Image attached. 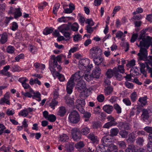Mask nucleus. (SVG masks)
I'll use <instances>...</instances> for the list:
<instances>
[{"label": "nucleus", "instance_id": "1", "mask_svg": "<svg viewBox=\"0 0 152 152\" xmlns=\"http://www.w3.org/2000/svg\"><path fill=\"white\" fill-rule=\"evenodd\" d=\"M148 30V28H145L142 30L140 32V34L138 38L139 40L142 39V41L140 42V46L148 48L151 43L152 38L147 36L145 38V34Z\"/></svg>", "mask_w": 152, "mask_h": 152}, {"label": "nucleus", "instance_id": "2", "mask_svg": "<svg viewBox=\"0 0 152 152\" xmlns=\"http://www.w3.org/2000/svg\"><path fill=\"white\" fill-rule=\"evenodd\" d=\"M102 141V144L100 145L98 147L96 148L102 149L103 148L106 147H110L112 146H116V145L112 144V140L110 138H109V136H106L103 137Z\"/></svg>", "mask_w": 152, "mask_h": 152}, {"label": "nucleus", "instance_id": "3", "mask_svg": "<svg viewBox=\"0 0 152 152\" xmlns=\"http://www.w3.org/2000/svg\"><path fill=\"white\" fill-rule=\"evenodd\" d=\"M68 119L69 121L72 124H77L80 120V117L78 113L76 110L72 111L69 114Z\"/></svg>", "mask_w": 152, "mask_h": 152}, {"label": "nucleus", "instance_id": "4", "mask_svg": "<svg viewBox=\"0 0 152 152\" xmlns=\"http://www.w3.org/2000/svg\"><path fill=\"white\" fill-rule=\"evenodd\" d=\"M85 99L80 98L77 99L76 102V107L81 113H84L85 110L83 107L86 104Z\"/></svg>", "mask_w": 152, "mask_h": 152}, {"label": "nucleus", "instance_id": "5", "mask_svg": "<svg viewBox=\"0 0 152 152\" xmlns=\"http://www.w3.org/2000/svg\"><path fill=\"white\" fill-rule=\"evenodd\" d=\"M102 149L96 148V152H118V149L117 146H112L110 147H106ZM119 152H124L122 150L119 151Z\"/></svg>", "mask_w": 152, "mask_h": 152}, {"label": "nucleus", "instance_id": "6", "mask_svg": "<svg viewBox=\"0 0 152 152\" xmlns=\"http://www.w3.org/2000/svg\"><path fill=\"white\" fill-rule=\"evenodd\" d=\"M84 71H79L72 75L70 78L75 82H78L81 80L84 76Z\"/></svg>", "mask_w": 152, "mask_h": 152}, {"label": "nucleus", "instance_id": "7", "mask_svg": "<svg viewBox=\"0 0 152 152\" xmlns=\"http://www.w3.org/2000/svg\"><path fill=\"white\" fill-rule=\"evenodd\" d=\"M90 53L92 57H96L101 55L102 50L98 47H93L90 50Z\"/></svg>", "mask_w": 152, "mask_h": 152}, {"label": "nucleus", "instance_id": "8", "mask_svg": "<svg viewBox=\"0 0 152 152\" xmlns=\"http://www.w3.org/2000/svg\"><path fill=\"white\" fill-rule=\"evenodd\" d=\"M9 13L10 14H13L14 18L15 19L20 17L22 15L20 8H16L11 7L10 8V10Z\"/></svg>", "mask_w": 152, "mask_h": 152}, {"label": "nucleus", "instance_id": "9", "mask_svg": "<svg viewBox=\"0 0 152 152\" xmlns=\"http://www.w3.org/2000/svg\"><path fill=\"white\" fill-rule=\"evenodd\" d=\"M90 60L87 58L82 59L79 61V67L80 69L83 70L86 69L89 63Z\"/></svg>", "mask_w": 152, "mask_h": 152}, {"label": "nucleus", "instance_id": "10", "mask_svg": "<svg viewBox=\"0 0 152 152\" xmlns=\"http://www.w3.org/2000/svg\"><path fill=\"white\" fill-rule=\"evenodd\" d=\"M75 82L70 78L66 84V91L68 94H70L72 91V89L75 85Z\"/></svg>", "mask_w": 152, "mask_h": 152}, {"label": "nucleus", "instance_id": "11", "mask_svg": "<svg viewBox=\"0 0 152 152\" xmlns=\"http://www.w3.org/2000/svg\"><path fill=\"white\" fill-rule=\"evenodd\" d=\"M72 138L75 141H77L81 138V135L79 133L77 129L74 128L71 130Z\"/></svg>", "mask_w": 152, "mask_h": 152}, {"label": "nucleus", "instance_id": "12", "mask_svg": "<svg viewBox=\"0 0 152 152\" xmlns=\"http://www.w3.org/2000/svg\"><path fill=\"white\" fill-rule=\"evenodd\" d=\"M140 52L138 54V56H139L140 60L145 59L147 56V50L142 47L140 49Z\"/></svg>", "mask_w": 152, "mask_h": 152}, {"label": "nucleus", "instance_id": "13", "mask_svg": "<svg viewBox=\"0 0 152 152\" xmlns=\"http://www.w3.org/2000/svg\"><path fill=\"white\" fill-rule=\"evenodd\" d=\"M63 56L65 57V56H64L62 54L59 55L56 57H55L54 55L51 56V58L53 60V66H57V62L59 63H61V58Z\"/></svg>", "mask_w": 152, "mask_h": 152}, {"label": "nucleus", "instance_id": "14", "mask_svg": "<svg viewBox=\"0 0 152 152\" xmlns=\"http://www.w3.org/2000/svg\"><path fill=\"white\" fill-rule=\"evenodd\" d=\"M82 91L79 95L80 98L85 99L90 95V91L86 88L83 89Z\"/></svg>", "mask_w": 152, "mask_h": 152}, {"label": "nucleus", "instance_id": "15", "mask_svg": "<svg viewBox=\"0 0 152 152\" xmlns=\"http://www.w3.org/2000/svg\"><path fill=\"white\" fill-rule=\"evenodd\" d=\"M117 126L120 130H129L130 129L129 124L126 122H120L118 123Z\"/></svg>", "mask_w": 152, "mask_h": 152}, {"label": "nucleus", "instance_id": "16", "mask_svg": "<svg viewBox=\"0 0 152 152\" xmlns=\"http://www.w3.org/2000/svg\"><path fill=\"white\" fill-rule=\"evenodd\" d=\"M9 97V94L6 93L4 95V97L0 99V104H3L4 103H6L7 104L10 105V103L8 100Z\"/></svg>", "mask_w": 152, "mask_h": 152}, {"label": "nucleus", "instance_id": "17", "mask_svg": "<svg viewBox=\"0 0 152 152\" xmlns=\"http://www.w3.org/2000/svg\"><path fill=\"white\" fill-rule=\"evenodd\" d=\"M101 69L98 66L96 67L94 70L93 71L92 73L94 78H98L101 74Z\"/></svg>", "mask_w": 152, "mask_h": 152}, {"label": "nucleus", "instance_id": "18", "mask_svg": "<svg viewBox=\"0 0 152 152\" xmlns=\"http://www.w3.org/2000/svg\"><path fill=\"white\" fill-rule=\"evenodd\" d=\"M76 88L78 91L82 90L86 88V84L83 81H79L77 84Z\"/></svg>", "mask_w": 152, "mask_h": 152}, {"label": "nucleus", "instance_id": "19", "mask_svg": "<svg viewBox=\"0 0 152 152\" xmlns=\"http://www.w3.org/2000/svg\"><path fill=\"white\" fill-rule=\"evenodd\" d=\"M84 74L83 77L87 81H89L92 80L94 78L92 74H91L89 71H87L85 72L84 71Z\"/></svg>", "mask_w": 152, "mask_h": 152}, {"label": "nucleus", "instance_id": "20", "mask_svg": "<svg viewBox=\"0 0 152 152\" xmlns=\"http://www.w3.org/2000/svg\"><path fill=\"white\" fill-rule=\"evenodd\" d=\"M104 110L108 114H110L113 111V107L110 105H106L103 107Z\"/></svg>", "mask_w": 152, "mask_h": 152}, {"label": "nucleus", "instance_id": "21", "mask_svg": "<svg viewBox=\"0 0 152 152\" xmlns=\"http://www.w3.org/2000/svg\"><path fill=\"white\" fill-rule=\"evenodd\" d=\"M58 29L61 32L63 33L68 31L69 28L67 25L64 24L58 27Z\"/></svg>", "mask_w": 152, "mask_h": 152}, {"label": "nucleus", "instance_id": "22", "mask_svg": "<svg viewBox=\"0 0 152 152\" xmlns=\"http://www.w3.org/2000/svg\"><path fill=\"white\" fill-rule=\"evenodd\" d=\"M66 110L65 107L62 106L59 107V110L57 113V115L61 116H63L65 115Z\"/></svg>", "mask_w": 152, "mask_h": 152}, {"label": "nucleus", "instance_id": "23", "mask_svg": "<svg viewBox=\"0 0 152 152\" xmlns=\"http://www.w3.org/2000/svg\"><path fill=\"white\" fill-rule=\"evenodd\" d=\"M137 151L138 149L136 148L135 146L133 145H128L125 150L126 152H136Z\"/></svg>", "mask_w": 152, "mask_h": 152}, {"label": "nucleus", "instance_id": "24", "mask_svg": "<svg viewBox=\"0 0 152 152\" xmlns=\"http://www.w3.org/2000/svg\"><path fill=\"white\" fill-rule=\"evenodd\" d=\"M93 61L96 65H99L101 64L103 61V59L98 56L94 57Z\"/></svg>", "mask_w": 152, "mask_h": 152}, {"label": "nucleus", "instance_id": "25", "mask_svg": "<svg viewBox=\"0 0 152 152\" xmlns=\"http://www.w3.org/2000/svg\"><path fill=\"white\" fill-rule=\"evenodd\" d=\"M114 71H115L116 72H120L122 74L124 73L125 72L124 65H118L117 67H115L114 68Z\"/></svg>", "mask_w": 152, "mask_h": 152}, {"label": "nucleus", "instance_id": "26", "mask_svg": "<svg viewBox=\"0 0 152 152\" xmlns=\"http://www.w3.org/2000/svg\"><path fill=\"white\" fill-rule=\"evenodd\" d=\"M115 71H114V68L112 70L111 69H108L106 75L107 78H110L113 75H114Z\"/></svg>", "mask_w": 152, "mask_h": 152}, {"label": "nucleus", "instance_id": "27", "mask_svg": "<svg viewBox=\"0 0 152 152\" xmlns=\"http://www.w3.org/2000/svg\"><path fill=\"white\" fill-rule=\"evenodd\" d=\"M90 132V129L88 127L86 126L81 129L80 133L83 135H87Z\"/></svg>", "mask_w": 152, "mask_h": 152}, {"label": "nucleus", "instance_id": "28", "mask_svg": "<svg viewBox=\"0 0 152 152\" xmlns=\"http://www.w3.org/2000/svg\"><path fill=\"white\" fill-rule=\"evenodd\" d=\"M65 147L67 152H71L73 150V146L72 143L68 142L66 144Z\"/></svg>", "mask_w": 152, "mask_h": 152}, {"label": "nucleus", "instance_id": "29", "mask_svg": "<svg viewBox=\"0 0 152 152\" xmlns=\"http://www.w3.org/2000/svg\"><path fill=\"white\" fill-rule=\"evenodd\" d=\"M29 84L31 85H33L34 84H37L39 85H40L41 84V82L38 79V78H36L33 79L31 78L29 80Z\"/></svg>", "mask_w": 152, "mask_h": 152}, {"label": "nucleus", "instance_id": "30", "mask_svg": "<svg viewBox=\"0 0 152 152\" xmlns=\"http://www.w3.org/2000/svg\"><path fill=\"white\" fill-rule=\"evenodd\" d=\"M7 40V34L5 33L2 34L0 40V42L2 44L5 43Z\"/></svg>", "mask_w": 152, "mask_h": 152}, {"label": "nucleus", "instance_id": "31", "mask_svg": "<svg viewBox=\"0 0 152 152\" xmlns=\"http://www.w3.org/2000/svg\"><path fill=\"white\" fill-rule=\"evenodd\" d=\"M75 9L74 6L72 4L69 5V8L64 9L65 12L66 13H70L72 12V11Z\"/></svg>", "mask_w": 152, "mask_h": 152}, {"label": "nucleus", "instance_id": "32", "mask_svg": "<svg viewBox=\"0 0 152 152\" xmlns=\"http://www.w3.org/2000/svg\"><path fill=\"white\" fill-rule=\"evenodd\" d=\"M59 140L61 142H64L69 139V137L65 134H62L59 135Z\"/></svg>", "mask_w": 152, "mask_h": 152}, {"label": "nucleus", "instance_id": "33", "mask_svg": "<svg viewBox=\"0 0 152 152\" xmlns=\"http://www.w3.org/2000/svg\"><path fill=\"white\" fill-rule=\"evenodd\" d=\"M113 88L111 86L105 87L104 89V92L105 95H107L110 94L113 91Z\"/></svg>", "mask_w": 152, "mask_h": 152}, {"label": "nucleus", "instance_id": "34", "mask_svg": "<svg viewBox=\"0 0 152 152\" xmlns=\"http://www.w3.org/2000/svg\"><path fill=\"white\" fill-rule=\"evenodd\" d=\"M119 132V129L117 128L112 129L110 130V135L112 137L116 136Z\"/></svg>", "mask_w": 152, "mask_h": 152}, {"label": "nucleus", "instance_id": "35", "mask_svg": "<svg viewBox=\"0 0 152 152\" xmlns=\"http://www.w3.org/2000/svg\"><path fill=\"white\" fill-rule=\"evenodd\" d=\"M71 19V18L69 17H62L58 19V21L59 22H66Z\"/></svg>", "mask_w": 152, "mask_h": 152}, {"label": "nucleus", "instance_id": "36", "mask_svg": "<svg viewBox=\"0 0 152 152\" xmlns=\"http://www.w3.org/2000/svg\"><path fill=\"white\" fill-rule=\"evenodd\" d=\"M141 117L144 120L147 119L149 118V114L148 111L144 109L142 110Z\"/></svg>", "mask_w": 152, "mask_h": 152}, {"label": "nucleus", "instance_id": "37", "mask_svg": "<svg viewBox=\"0 0 152 152\" xmlns=\"http://www.w3.org/2000/svg\"><path fill=\"white\" fill-rule=\"evenodd\" d=\"M26 109L21 110L18 113L19 116H21L23 117H26L28 114V112H27Z\"/></svg>", "mask_w": 152, "mask_h": 152}, {"label": "nucleus", "instance_id": "38", "mask_svg": "<svg viewBox=\"0 0 152 152\" xmlns=\"http://www.w3.org/2000/svg\"><path fill=\"white\" fill-rule=\"evenodd\" d=\"M65 99L66 100V102L67 104L71 105L74 104V101L73 100L70 98L69 96H66L65 97Z\"/></svg>", "mask_w": 152, "mask_h": 152}, {"label": "nucleus", "instance_id": "39", "mask_svg": "<svg viewBox=\"0 0 152 152\" xmlns=\"http://www.w3.org/2000/svg\"><path fill=\"white\" fill-rule=\"evenodd\" d=\"M119 134L122 138H126L128 135V132L125 130H122L120 132Z\"/></svg>", "mask_w": 152, "mask_h": 152}, {"label": "nucleus", "instance_id": "40", "mask_svg": "<svg viewBox=\"0 0 152 152\" xmlns=\"http://www.w3.org/2000/svg\"><path fill=\"white\" fill-rule=\"evenodd\" d=\"M58 103V102L56 101V100L53 99L51 102L49 104V106L51 108L53 109H54L55 106L57 105Z\"/></svg>", "mask_w": 152, "mask_h": 152}, {"label": "nucleus", "instance_id": "41", "mask_svg": "<svg viewBox=\"0 0 152 152\" xmlns=\"http://www.w3.org/2000/svg\"><path fill=\"white\" fill-rule=\"evenodd\" d=\"M33 94L34 95L32 96L33 99H35V98H38L37 100L39 102L41 100V99L40 98L41 94L39 92H33Z\"/></svg>", "mask_w": 152, "mask_h": 152}, {"label": "nucleus", "instance_id": "42", "mask_svg": "<svg viewBox=\"0 0 152 152\" xmlns=\"http://www.w3.org/2000/svg\"><path fill=\"white\" fill-rule=\"evenodd\" d=\"M130 97L132 102H134L136 101L137 98V95L136 92H134L131 94Z\"/></svg>", "mask_w": 152, "mask_h": 152}, {"label": "nucleus", "instance_id": "43", "mask_svg": "<svg viewBox=\"0 0 152 152\" xmlns=\"http://www.w3.org/2000/svg\"><path fill=\"white\" fill-rule=\"evenodd\" d=\"M24 57V55L23 53H21L15 57L14 62H18L21 59H23Z\"/></svg>", "mask_w": 152, "mask_h": 152}, {"label": "nucleus", "instance_id": "44", "mask_svg": "<svg viewBox=\"0 0 152 152\" xmlns=\"http://www.w3.org/2000/svg\"><path fill=\"white\" fill-rule=\"evenodd\" d=\"M121 9V7L120 6H115L112 12L113 17Z\"/></svg>", "mask_w": 152, "mask_h": 152}, {"label": "nucleus", "instance_id": "45", "mask_svg": "<svg viewBox=\"0 0 152 152\" xmlns=\"http://www.w3.org/2000/svg\"><path fill=\"white\" fill-rule=\"evenodd\" d=\"M116 38L118 39H120L122 37H125V35L124 34V33L121 31H118L115 34Z\"/></svg>", "mask_w": 152, "mask_h": 152}, {"label": "nucleus", "instance_id": "46", "mask_svg": "<svg viewBox=\"0 0 152 152\" xmlns=\"http://www.w3.org/2000/svg\"><path fill=\"white\" fill-rule=\"evenodd\" d=\"M114 107L116 111V112L118 114H120L121 113V108L118 104H115L114 105Z\"/></svg>", "mask_w": 152, "mask_h": 152}, {"label": "nucleus", "instance_id": "47", "mask_svg": "<svg viewBox=\"0 0 152 152\" xmlns=\"http://www.w3.org/2000/svg\"><path fill=\"white\" fill-rule=\"evenodd\" d=\"M88 138L91 140L96 141H97V137L94 135L92 133H90L88 136Z\"/></svg>", "mask_w": 152, "mask_h": 152}, {"label": "nucleus", "instance_id": "48", "mask_svg": "<svg viewBox=\"0 0 152 152\" xmlns=\"http://www.w3.org/2000/svg\"><path fill=\"white\" fill-rule=\"evenodd\" d=\"M138 101L142 106L145 105L146 103V99L145 97L139 98Z\"/></svg>", "mask_w": 152, "mask_h": 152}, {"label": "nucleus", "instance_id": "49", "mask_svg": "<svg viewBox=\"0 0 152 152\" xmlns=\"http://www.w3.org/2000/svg\"><path fill=\"white\" fill-rule=\"evenodd\" d=\"M79 27V26L78 24L76 23H75L72 24L71 26L72 30L74 31H77Z\"/></svg>", "mask_w": 152, "mask_h": 152}, {"label": "nucleus", "instance_id": "50", "mask_svg": "<svg viewBox=\"0 0 152 152\" xmlns=\"http://www.w3.org/2000/svg\"><path fill=\"white\" fill-rule=\"evenodd\" d=\"M53 29L51 28H46L43 31V33L44 34L47 35L52 32L53 31Z\"/></svg>", "mask_w": 152, "mask_h": 152}, {"label": "nucleus", "instance_id": "51", "mask_svg": "<svg viewBox=\"0 0 152 152\" xmlns=\"http://www.w3.org/2000/svg\"><path fill=\"white\" fill-rule=\"evenodd\" d=\"M86 23L88 24L87 26H92L94 24V22L91 18L87 19L86 21Z\"/></svg>", "mask_w": 152, "mask_h": 152}, {"label": "nucleus", "instance_id": "52", "mask_svg": "<svg viewBox=\"0 0 152 152\" xmlns=\"http://www.w3.org/2000/svg\"><path fill=\"white\" fill-rule=\"evenodd\" d=\"M15 49L14 47L12 46H8L7 49V51L8 53L12 54L15 51Z\"/></svg>", "mask_w": 152, "mask_h": 152}, {"label": "nucleus", "instance_id": "53", "mask_svg": "<svg viewBox=\"0 0 152 152\" xmlns=\"http://www.w3.org/2000/svg\"><path fill=\"white\" fill-rule=\"evenodd\" d=\"M49 121L51 122L55 121L56 119V117L55 115L53 114H50L49 115V116L47 118Z\"/></svg>", "mask_w": 152, "mask_h": 152}, {"label": "nucleus", "instance_id": "54", "mask_svg": "<svg viewBox=\"0 0 152 152\" xmlns=\"http://www.w3.org/2000/svg\"><path fill=\"white\" fill-rule=\"evenodd\" d=\"M123 102L127 106L131 105V103L130 99L127 98H125L123 100Z\"/></svg>", "mask_w": 152, "mask_h": 152}, {"label": "nucleus", "instance_id": "55", "mask_svg": "<svg viewBox=\"0 0 152 152\" xmlns=\"http://www.w3.org/2000/svg\"><path fill=\"white\" fill-rule=\"evenodd\" d=\"M143 129L149 134H152V127L147 126L145 127Z\"/></svg>", "mask_w": 152, "mask_h": 152}, {"label": "nucleus", "instance_id": "56", "mask_svg": "<svg viewBox=\"0 0 152 152\" xmlns=\"http://www.w3.org/2000/svg\"><path fill=\"white\" fill-rule=\"evenodd\" d=\"M10 148L9 147H6L5 146L3 145L1 148H0V151H3L4 152H8L10 151Z\"/></svg>", "mask_w": 152, "mask_h": 152}, {"label": "nucleus", "instance_id": "57", "mask_svg": "<svg viewBox=\"0 0 152 152\" xmlns=\"http://www.w3.org/2000/svg\"><path fill=\"white\" fill-rule=\"evenodd\" d=\"M135 137L132 134H130L129 135L128 140L131 142H133L135 140Z\"/></svg>", "mask_w": 152, "mask_h": 152}, {"label": "nucleus", "instance_id": "58", "mask_svg": "<svg viewBox=\"0 0 152 152\" xmlns=\"http://www.w3.org/2000/svg\"><path fill=\"white\" fill-rule=\"evenodd\" d=\"M144 140L143 138L139 137L136 140V142L139 145H142L143 143Z\"/></svg>", "mask_w": 152, "mask_h": 152}, {"label": "nucleus", "instance_id": "59", "mask_svg": "<svg viewBox=\"0 0 152 152\" xmlns=\"http://www.w3.org/2000/svg\"><path fill=\"white\" fill-rule=\"evenodd\" d=\"M85 145L84 144L83 141H80L77 143L75 145V147L77 148H80L83 147Z\"/></svg>", "mask_w": 152, "mask_h": 152}, {"label": "nucleus", "instance_id": "60", "mask_svg": "<svg viewBox=\"0 0 152 152\" xmlns=\"http://www.w3.org/2000/svg\"><path fill=\"white\" fill-rule=\"evenodd\" d=\"M60 7V4L57 3L55 4L53 9V12L54 14H56L57 12Z\"/></svg>", "mask_w": 152, "mask_h": 152}, {"label": "nucleus", "instance_id": "61", "mask_svg": "<svg viewBox=\"0 0 152 152\" xmlns=\"http://www.w3.org/2000/svg\"><path fill=\"white\" fill-rule=\"evenodd\" d=\"M50 70L53 77H55L56 76H57V75H59V72H57L53 68H50Z\"/></svg>", "mask_w": 152, "mask_h": 152}, {"label": "nucleus", "instance_id": "62", "mask_svg": "<svg viewBox=\"0 0 152 152\" xmlns=\"http://www.w3.org/2000/svg\"><path fill=\"white\" fill-rule=\"evenodd\" d=\"M78 50V48L77 47H74L71 48L69 51L68 54L69 56H70L71 53H74Z\"/></svg>", "mask_w": 152, "mask_h": 152}, {"label": "nucleus", "instance_id": "63", "mask_svg": "<svg viewBox=\"0 0 152 152\" xmlns=\"http://www.w3.org/2000/svg\"><path fill=\"white\" fill-rule=\"evenodd\" d=\"M18 26L17 23L16 22H13L12 23L11 29L13 31L17 30L18 28Z\"/></svg>", "mask_w": 152, "mask_h": 152}, {"label": "nucleus", "instance_id": "64", "mask_svg": "<svg viewBox=\"0 0 152 152\" xmlns=\"http://www.w3.org/2000/svg\"><path fill=\"white\" fill-rule=\"evenodd\" d=\"M135 60L133 59L131 61H129L128 64H127L126 66L127 67H132L135 65Z\"/></svg>", "mask_w": 152, "mask_h": 152}]
</instances>
